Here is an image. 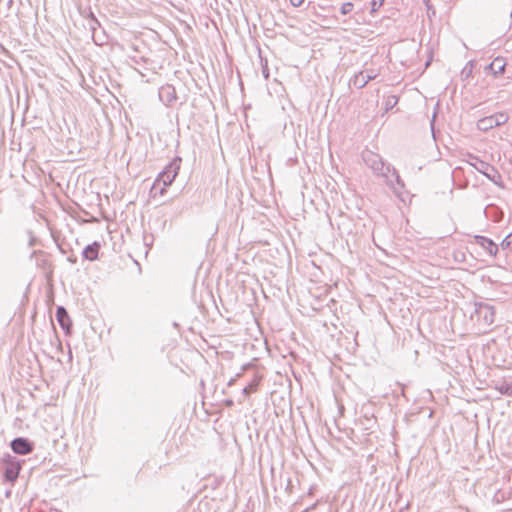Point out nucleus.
<instances>
[{"mask_svg": "<svg viewBox=\"0 0 512 512\" xmlns=\"http://www.w3.org/2000/svg\"><path fill=\"white\" fill-rule=\"evenodd\" d=\"M362 158L365 164L377 175H381L386 183L393 188L395 191L397 188L393 182V178L395 179L396 184L399 187H403V182L398 175L397 171L394 168H391L390 165H385L380 155L374 153L370 150H365L362 153Z\"/></svg>", "mask_w": 512, "mask_h": 512, "instance_id": "nucleus-1", "label": "nucleus"}, {"mask_svg": "<svg viewBox=\"0 0 512 512\" xmlns=\"http://www.w3.org/2000/svg\"><path fill=\"white\" fill-rule=\"evenodd\" d=\"M179 164L176 161L169 163L164 170L158 175L153 183L151 192L154 196L159 192L160 196H163L166 192V188L170 186L179 172Z\"/></svg>", "mask_w": 512, "mask_h": 512, "instance_id": "nucleus-2", "label": "nucleus"}, {"mask_svg": "<svg viewBox=\"0 0 512 512\" xmlns=\"http://www.w3.org/2000/svg\"><path fill=\"white\" fill-rule=\"evenodd\" d=\"M12 450L20 455H26L32 451V446L27 439L16 438L11 442Z\"/></svg>", "mask_w": 512, "mask_h": 512, "instance_id": "nucleus-3", "label": "nucleus"}, {"mask_svg": "<svg viewBox=\"0 0 512 512\" xmlns=\"http://www.w3.org/2000/svg\"><path fill=\"white\" fill-rule=\"evenodd\" d=\"M159 98L165 104H171L176 100V92L174 87L170 85L162 86L159 90Z\"/></svg>", "mask_w": 512, "mask_h": 512, "instance_id": "nucleus-4", "label": "nucleus"}, {"mask_svg": "<svg viewBox=\"0 0 512 512\" xmlns=\"http://www.w3.org/2000/svg\"><path fill=\"white\" fill-rule=\"evenodd\" d=\"M476 241L483 249L489 253V255L495 256L497 254L498 247L492 240L484 236H476Z\"/></svg>", "mask_w": 512, "mask_h": 512, "instance_id": "nucleus-5", "label": "nucleus"}, {"mask_svg": "<svg viewBox=\"0 0 512 512\" xmlns=\"http://www.w3.org/2000/svg\"><path fill=\"white\" fill-rule=\"evenodd\" d=\"M505 66L504 59L497 57L487 66V69L491 70L495 76H498L505 71Z\"/></svg>", "mask_w": 512, "mask_h": 512, "instance_id": "nucleus-6", "label": "nucleus"}, {"mask_svg": "<svg viewBox=\"0 0 512 512\" xmlns=\"http://www.w3.org/2000/svg\"><path fill=\"white\" fill-rule=\"evenodd\" d=\"M100 244L98 242H94L91 245H88L83 250V256L85 259L93 261L96 260L98 257Z\"/></svg>", "mask_w": 512, "mask_h": 512, "instance_id": "nucleus-7", "label": "nucleus"}, {"mask_svg": "<svg viewBox=\"0 0 512 512\" xmlns=\"http://www.w3.org/2000/svg\"><path fill=\"white\" fill-rule=\"evenodd\" d=\"M20 466L18 463L11 462L5 468V477L7 480L13 482L18 477Z\"/></svg>", "mask_w": 512, "mask_h": 512, "instance_id": "nucleus-8", "label": "nucleus"}, {"mask_svg": "<svg viewBox=\"0 0 512 512\" xmlns=\"http://www.w3.org/2000/svg\"><path fill=\"white\" fill-rule=\"evenodd\" d=\"M473 162H470V164L480 173L483 175L488 171L491 170L492 165L489 163L482 161L478 159L477 157H471Z\"/></svg>", "mask_w": 512, "mask_h": 512, "instance_id": "nucleus-9", "label": "nucleus"}, {"mask_svg": "<svg viewBox=\"0 0 512 512\" xmlns=\"http://www.w3.org/2000/svg\"><path fill=\"white\" fill-rule=\"evenodd\" d=\"M478 313L483 315L487 325H491L494 322V311L490 306H480Z\"/></svg>", "mask_w": 512, "mask_h": 512, "instance_id": "nucleus-10", "label": "nucleus"}, {"mask_svg": "<svg viewBox=\"0 0 512 512\" xmlns=\"http://www.w3.org/2000/svg\"><path fill=\"white\" fill-rule=\"evenodd\" d=\"M494 127H496V126H495L493 118L491 116L481 118L477 122V128L481 131H488Z\"/></svg>", "mask_w": 512, "mask_h": 512, "instance_id": "nucleus-11", "label": "nucleus"}, {"mask_svg": "<svg viewBox=\"0 0 512 512\" xmlns=\"http://www.w3.org/2000/svg\"><path fill=\"white\" fill-rule=\"evenodd\" d=\"M56 317L62 328L68 327L70 324L69 316L63 307H58Z\"/></svg>", "mask_w": 512, "mask_h": 512, "instance_id": "nucleus-12", "label": "nucleus"}, {"mask_svg": "<svg viewBox=\"0 0 512 512\" xmlns=\"http://www.w3.org/2000/svg\"><path fill=\"white\" fill-rule=\"evenodd\" d=\"M368 82L369 80L366 79L365 72L362 71L355 74L351 79V83L358 89L365 87Z\"/></svg>", "mask_w": 512, "mask_h": 512, "instance_id": "nucleus-13", "label": "nucleus"}, {"mask_svg": "<svg viewBox=\"0 0 512 512\" xmlns=\"http://www.w3.org/2000/svg\"><path fill=\"white\" fill-rule=\"evenodd\" d=\"M484 175L494 184L502 187L501 175L493 166L491 167V170H488Z\"/></svg>", "mask_w": 512, "mask_h": 512, "instance_id": "nucleus-14", "label": "nucleus"}, {"mask_svg": "<svg viewBox=\"0 0 512 512\" xmlns=\"http://www.w3.org/2000/svg\"><path fill=\"white\" fill-rule=\"evenodd\" d=\"M491 117L493 118V121H494V124H495L496 127L500 126V125H503V124H505L508 121L507 114H505L503 112H499V113H496L494 115H491Z\"/></svg>", "mask_w": 512, "mask_h": 512, "instance_id": "nucleus-15", "label": "nucleus"}, {"mask_svg": "<svg viewBox=\"0 0 512 512\" xmlns=\"http://www.w3.org/2000/svg\"><path fill=\"white\" fill-rule=\"evenodd\" d=\"M362 72H365V77L367 80L371 81L374 80L380 73L379 68H365L362 70Z\"/></svg>", "mask_w": 512, "mask_h": 512, "instance_id": "nucleus-16", "label": "nucleus"}, {"mask_svg": "<svg viewBox=\"0 0 512 512\" xmlns=\"http://www.w3.org/2000/svg\"><path fill=\"white\" fill-rule=\"evenodd\" d=\"M499 391L502 394H506L508 396H512V384H503L499 387Z\"/></svg>", "mask_w": 512, "mask_h": 512, "instance_id": "nucleus-17", "label": "nucleus"}, {"mask_svg": "<svg viewBox=\"0 0 512 512\" xmlns=\"http://www.w3.org/2000/svg\"><path fill=\"white\" fill-rule=\"evenodd\" d=\"M352 8H353V4L352 3H350V2L344 3L341 6V13L346 15V14L351 12Z\"/></svg>", "mask_w": 512, "mask_h": 512, "instance_id": "nucleus-18", "label": "nucleus"}, {"mask_svg": "<svg viewBox=\"0 0 512 512\" xmlns=\"http://www.w3.org/2000/svg\"><path fill=\"white\" fill-rule=\"evenodd\" d=\"M511 242H512V234L510 233V234H508V235L503 239V241H502V243H501V247H502L503 249H506V248H508V247L510 246Z\"/></svg>", "mask_w": 512, "mask_h": 512, "instance_id": "nucleus-19", "label": "nucleus"}, {"mask_svg": "<svg viewBox=\"0 0 512 512\" xmlns=\"http://www.w3.org/2000/svg\"><path fill=\"white\" fill-rule=\"evenodd\" d=\"M384 3V0H372L371 7L372 12H375L379 7H381Z\"/></svg>", "mask_w": 512, "mask_h": 512, "instance_id": "nucleus-20", "label": "nucleus"}, {"mask_svg": "<svg viewBox=\"0 0 512 512\" xmlns=\"http://www.w3.org/2000/svg\"><path fill=\"white\" fill-rule=\"evenodd\" d=\"M396 103H397V99L393 96V97L388 98L386 105H387V107H393Z\"/></svg>", "mask_w": 512, "mask_h": 512, "instance_id": "nucleus-21", "label": "nucleus"}, {"mask_svg": "<svg viewBox=\"0 0 512 512\" xmlns=\"http://www.w3.org/2000/svg\"><path fill=\"white\" fill-rule=\"evenodd\" d=\"M255 388L254 385H249V386H246L245 388H243L242 392L243 394L245 395H248L251 391H253Z\"/></svg>", "mask_w": 512, "mask_h": 512, "instance_id": "nucleus-22", "label": "nucleus"}, {"mask_svg": "<svg viewBox=\"0 0 512 512\" xmlns=\"http://www.w3.org/2000/svg\"><path fill=\"white\" fill-rule=\"evenodd\" d=\"M303 1L304 0H290V3L294 6V7H299L303 4Z\"/></svg>", "mask_w": 512, "mask_h": 512, "instance_id": "nucleus-23", "label": "nucleus"}]
</instances>
